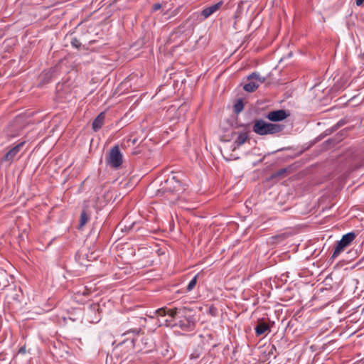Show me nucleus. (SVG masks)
Returning a JSON list of instances; mask_svg holds the SVG:
<instances>
[{
  "label": "nucleus",
  "instance_id": "obj_1",
  "mask_svg": "<svg viewBox=\"0 0 364 364\" xmlns=\"http://www.w3.org/2000/svg\"><path fill=\"white\" fill-rule=\"evenodd\" d=\"M283 129V126L277 124L266 122L262 119L256 120L252 130L259 135L273 134L278 133Z\"/></svg>",
  "mask_w": 364,
  "mask_h": 364
},
{
  "label": "nucleus",
  "instance_id": "obj_2",
  "mask_svg": "<svg viewBox=\"0 0 364 364\" xmlns=\"http://www.w3.org/2000/svg\"><path fill=\"white\" fill-rule=\"evenodd\" d=\"M181 189V183L176 176H173L161 184V188L157 191L156 195L161 196L167 193H177Z\"/></svg>",
  "mask_w": 364,
  "mask_h": 364
},
{
  "label": "nucleus",
  "instance_id": "obj_3",
  "mask_svg": "<svg viewBox=\"0 0 364 364\" xmlns=\"http://www.w3.org/2000/svg\"><path fill=\"white\" fill-rule=\"evenodd\" d=\"M123 163V154L118 145L112 147L106 157V164L114 168L118 169Z\"/></svg>",
  "mask_w": 364,
  "mask_h": 364
},
{
  "label": "nucleus",
  "instance_id": "obj_4",
  "mask_svg": "<svg viewBox=\"0 0 364 364\" xmlns=\"http://www.w3.org/2000/svg\"><path fill=\"white\" fill-rule=\"evenodd\" d=\"M355 234L353 232L343 235L342 238L337 242L336 246L331 255V259H336L344 250L348 247L355 238Z\"/></svg>",
  "mask_w": 364,
  "mask_h": 364
},
{
  "label": "nucleus",
  "instance_id": "obj_5",
  "mask_svg": "<svg viewBox=\"0 0 364 364\" xmlns=\"http://www.w3.org/2000/svg\"><path fill=\"white\" fill-rule=\"evenodd\" d=\"M191 309L186 306L176 308L175 314L177 316L176 319H179L178 322L181 326L186 325L183 320V318L186 320L188 326L193 325L194 319L191 315Z\"/></svg>",
  "mask_w": 364,
  "mask_h": 364
},
{
  "label": "nucleus",
  "instance_id": "obj_6",
  "mask_svg": "<svg viewBox=\"0 0 364 364\" xmlns=\"http://www.w3.org/2000/svg\"><path fill=\"white\" fill-rule=\"evenodd\" d=\"M289 114L284 109H278L267 114V118L272 122H279L285 119Z\"/></svg>",
  "mask_w": 364,
  "mask_h": 364
},
{
  "label": "nucleus",
  "instance_id": "obj_7",
  "mask_svg": "<svg viewBox=\"0 0 364 364\" xmlns=\"http://www.w3.org/2000/svg\"><path fill=\"white\" fill-rule=\"evenodd\" d=\"M25 141H22L13 148H11L6 154H5L3 160L4 161H12L16 155L18 154L21 148L23 146Z\"/></svg>",
  "mask_w": 364,
  "mask_h": 364
},
{
  "label": "nucleus",
  "instance_id": "obj_8",
  "mask_svg": "<svg viewBox=\"0 0 364 364\" xmlns=\"http://www.w3.org/2000/svg\"><path fill=\"white\" fill-rule=\"evenodd\" d=\"M223 5V1H220L215 4L209 6L205 8L202 11L201 15L204 17V18H207L209 16H210L212 14H213L214 13H215L216 11L220 10Z\"/></svg>",
  "mask_w": 364,
  "mask_h": 364
},
{
  "label": "nucleus",
  "instance_id": "obj_9",
  "mask_svg": "<svg viewBox=\"0 0 364 364\" xmlns=\"http://www.w3.org/2000/svg\"><path fill=\"white\" fill-rule=\"evenodd\" d=\"M250 139L248 132H241L238 133V135L234 141V145L235 147H239L244 144Z\"/></svg>",
  "mask_w": 364,
  "mask_h": 364
},
{
  "label": "nucleus",
  "instance_id": "obj_10",
  "mask_svg": "<svg viewBox=\"0 0 364 364\" xmlns=\"http://www.w3.org/2000/svg\"><path fill=\"white\" fill-rule=\"evenodd\" d=\"M269 325L262 321H259L257 325L255 328L257 336H261L264 334L266 331H269Z\"/></svg>",
  "mask_w": 364,
  "mask_h": 364
},
{
  "label": "nucleus",
  "instance_id": "obj_11",
  "mask_svg": "<svg viewBox=\"0 0 364 364\" xmlns=\"http://www.w3.org/2000/svg\"><path fill=\"white\" fill-rule=\"evenodd\" d=\"M105 116L104 112H101L92 122V129L96 132L103 125Z\"/></svg>",
  "mask_w": 364,
  "mask_h": 364
},
{
  "label": "nucleus",
  "instance_id": "obj_12",
  "mask_svg": "<svg viewBox=\"0 0 364 364\" xmlns=\"http://www.w3.org/2000/svg\"><path fill=\"white\" fill-rule=\"evenodd\" d=\"M175 311H176V308L169 309H166L165 308H161V309H159L158 310H156V314H158L159 316H161L168 315L171 318L176 319L177 316L175 314Z\"/></svg>",
  "mask_w": 364,
  "mask_h": 364
},
{
  "label": "nucleus",
  "instance_id": "obj_13",
  "mask_svg": "<svg viewBox=\"0 0 364 364\" xmlns=\"http://www.w3.org/2000/svg\"><path fill=\"white\" fill-rule=\"evenodd\" d=\"M141 342L144 345V348H140V350H144V352L146 353L151 350V348L153 347V342L151 338L143 337L141 339Z\"/></svg>",
  "mask_w": 364,
  "mask_h": 364
},
{
  "label": "nucleus",
  "instance_id": "obj_14",
  "mask_svg": "<svg viewBox=\"0 0 364 364\" xmlns=\"http://www.w3.org/2000/svg\"><path fill=\"white\" fill-rule=\"evenodd\" d=\"M247 80H253L259 84H262L265 81L266 78L261 76L258 73L254 72L247 77Z\"/></svg>",
  "mask_w": 364,
  "mask_h": 364
},
{
  "label": "nucleus",
  "instance_id": "obj_15",
  "mask_svg": "<svg viewBox=\"0 0 364 364\" xmlns=\"http://www.w3.org/2000/svg\"><path fill=\"white\" fill-rule=\"evenodd\" d=\"M259 83L255 82V81H250V82L245 84L243 87V89L248 92H252L256 90L259 86Z\"/></svg>",
  "mask_w": 364,
  "mask_h": 364
},
{
  "label": "nucleus",
  "instance_id": "obj_16",
  "mask_svg": "<svg viewBox=\"0 0 364 364\" xmlns=\"http://www.w3.org/2000/svg\"><path fill=\"white\" fill-rule=\"evenodd\" d=\"M89 220L90 215L87 213V212L85 210H83L80 214L79 228H83Z\"/></svg>",
  "mask_w": 364,
  "mask_h": 364
},
{
  "label": "nucleus",
  "instance_id": "obj_17",
  "mask_svg": "<svg viewBox=\"0 0 364 364\" xmlns=\"http://www.w3.org/2000/svg\"><path fill=\"white\" fill-rule=\"evenodd\" d=\"M197 278H198V274L195 275L193 277V278L189 282V283L186 287L187 291H191L195 288L196 283H197Z\"/></svg>",
  "mask_w": 364,
  "mask_h": 364
},
{
  "label": "nucleus",
  "instance_id": "obj_18",
  "mask_svg": "<svg viewBox=\"0 0 364 364\" xmlns=\"http://www.w3.org/2000/svg\"><path fill=\"white\" fill-rule=\"evenodd\" d=\"M243 103L241 100H237V102L234 105V111L235 113H240L243 109Z\"/></svg>",
  "mask_w": 364,
  "mask_h": 364
},
{
  "label": "nucleus",
  "instance_id": "obj_19",
  "mask_svg": "<svg viewBox=\"0 0 364 364\" xmlns=\"http://www.w3.org/2000/svg\"><path fill=\"white\" fill-rule=\"evenodd\" d=\"M140 331H141L140 328H129L126 332H124L123 333V335H127V334H129L130 333H133L134 334H138L140 332Z\"/></svg>",
  "mask_w": 364,
  "mask_h": 364
},
{
  "label": "nucleus",
  "instance_id": "obj_20",
  "mask_svg": "<svg viewBox=\"0 0 364 364\" xmlns=\"http://www.w3.org/2000/svg\"><path fill=\"white\" fill-rule=\"evenodd\" d=\"M71 44L73 47L77 48H80L81 46V43L77 38H73L71 41Z\"/></svg>",
  "mask_w": 364,
  "mask_h": 364
},
{
  "label": "nucleus",
  "instance_id": "obj_21",
  "mask_svg": "<svg viewBox=\"0 0 364 364\" xmlns=\"http://www.w3.org/2000/svg\"><path fill=\"white\" fill-rule=\"evenodd\" d=\"M161 8V4H159V3H157V4H155L153 5L152 11H156L159 9H160Z\"/></svg>",
  "mask_w": 364,
  "mask_h": 364
},
{
  "label": "nucleus",
  "instance_id": "obj_22",
  "mask_svg": "<svg viewBox=\"0 0 364 364\" xmlns=\"http://www.w3.org/2000/svg\"><path fill=\"white\" fill-rule=\"evenodd\" d=\"M209 311H210V313L213 316H215V315L216 309L215 307H213V306H210V309H209Z\"/></svg>",
  "mask_w": 364,
  "mask_h": 364
},
{
  "label": "nucleus",
  "instance_id": "obj_23",
  "mask_svg": "<svg viewBox=\"0 0 364 364\" xmlns=\"http://www.w3.org/2000/svg\"><path fill=\"white\" fill-rule=\"evenodd\" d=\"M364 2V0H355V4L357 6H361Z\"/></svg>",
  "mask_w": 364,
  "mask_h": 364
},
{
  "label": "nucleus",
  "instance_id": "obj_24",
  "mask_svg": "<svg viewBox=\"0 0 364 364\" xmlns=\"http://www.w3.org/2000/svg\"><path fill=\"white\" fill-rule=\"evenodd\" d=\"M18 353L24 354L26 353V348L24 347H22L19 349Z\"/></svg>",
  "mask_w": 364,
  "mask_h": 364
},
{
  "label": "nucleus",
  "instance_id": "obj_25",
  "mask_svg": "<svg viewBox=\"0 0 364 364\" xmlns=\"http://www.w3.org/2000/svg\"><path fill=\"white\" fill-rule=\"evenodd\" d=\"M284 172H285L284 169H281L280 171H278L277 174L278 175H281V174H282Z\"/></svg>",
  "mask_w": 364,
  "mask_h": 364
},
{
  "label": "nucleus",
  "instance_id": "obj_26",
  "mask_svg": "<svg viewBox=\"0 0 364 364\" xmlns=\"http://www.w3.org/2000/svg\"><path fill=\"white\" fill-rule=\"evenodd\" d=\"M136 320H137L138 321H145L146 319H145V318H142V317H140V318H138Z\"/></svg>",
  "mask_w": 364,
  "mask_h": 364
},
{
  "label": "nucleus",
  "instance_id": "obj_27",
  "mask_svg": "<svg viewBox=\"0 0 364 364\" xmlns=\"http://www.w3.org/2000/svg\"><path fill=\"white\" fill-rule=\"evenodd\" d=\"M198 357V355H194V354H192V355H191V358H197Z\"/></svg>",
  "mask_w": 364,
  "mask_h": 364
},
{
  "label": "nucleus",
  "instance_id": "obj_28",
  "mask_svg": "<svg viewBox=\"0 0 364 364\" xmlns=\"http://www.w3.org/2000/svg\"><path fill=\"white\" fill-rule=\"evenodd\" d=\"M179 8H177L175 11H174V15L177 14L179 11Z\"/></svg>",
  "mask_w": 364,
  "mask_h": 364
}]
</instances>
